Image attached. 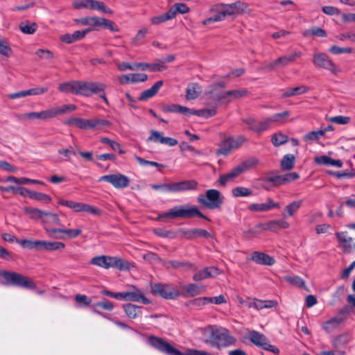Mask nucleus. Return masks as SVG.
Here are the masks:
<instances>
[{
  "label": "nucleus",
  "instance_id": "nucleus-1",
  "mask_svg": "<svg viewBox=\"0 0 355 355\" xmlns=\"http://www.w3.org/2000/svg\"><path fill=\"white\" fill-rule=\"evenodd\" d=\"M106 88V85L101 82L72 80L59 85L58 89L63 93H71L84 96L96 94Z\"/></svg>",
  "mask_w": 355,
  "mask_h": 355
},
{
  "label": "nucleus",
  "instance_id": "nucleus-2",
  "mask_svg": "<svg viewBox=\"0 0 355 355\" xmlns=\"http://www.w3.org/2000/svg\"><path fill=\"white\" fill-rule=\"evenodd\" d=\"M205 331L209 334V340L206 343L217 349L229 347L236 342V338L231 336L226 329H219L214 326H208L205 329Z\"/></svg>",
  "mask_w": 355,
  "mask_h": 355
},
{
  "label": "nucleus",
  "instance_id": "nucleus-3",
  "mask_svg": "<svg viewBox=\"0 0 355 355\" xmlns=\"http://www.w3.org/2000/svg\"><path fill=\"white\" fill-rule=\"evenodd\" d=\"M196 216L210 221V219L205 216L197 207L189 206L188 205L174 207L167 212L159 214L157 219L162 220L164 218L172 219L191 218Z\"/></svg>",
  "mask_w": 355,
  "mask_h": 355
},
{
  "label": "nucleus",
  "instance_id": "nucleus-4",
  "mask_svg": "<svg viewBox=\"0 0 355 355\" xmlns=\"http://www.w3.org/2000/svg\"><path fill=\"white\" fill-rule=\"evenodd\" d=\"M0 277L3 279L1 281V284L3 285L28 289H35L36 288V284L31 279L17 272L0 270Z\"/></svg>",
  "mask_w": 355,
  "mask_h": 355
},
{
  "label": "nucleus",
  "instance_id": "nucleus-5",
  "mask_svg": "<svg viewBox=\"0 0 355 355\" xmlns=\"http://www.w3.org/2000/svg\"><path fill=\"white\" fill-rule=\"evenodd\" d=\"M258 162V159L254 157L242 162L229 172L220 175V184L223 186H225L228 182H232L243 173L256 166Z\"/></svg>",
  "mask_w": 355,
  "mask_h": 355
},
{
  "label": "nucleus",
  "instance_id": "nucleus-6",
  "mask_svg": "<svg viewBox=\"0 0 355 355\" xmlns=\"http://www.w3.org/2000/svg\"><path fill=\"white\" fill-rule=\"evenodd\" d=\"M90 263L104 268H114L120 270H125L130 268V263L116 257L98 256L94 257Z\"/></svg>",
  "mask_w": 355,
  "mask_h": 355
},
{
  "label": "nucleus",
  "instance_id": "nucleus-7",
  "mask_svg": "<svg viewBox=\"0 0 355 355\" xmlns=\"http://www.w3.org/2000/svg\"><path fill=\"white\" fill-rule=\"evenodd\" d=\"M198 202L202 207L210 209L219 208L223 204V198L220 193L216 189H209L206 191V195L200 194L197 198Z\"/></svg>",
  "mask_w": 355,
  "mask_h": 355
},
{
  "label": "nucleus",
  "instance_id": "nucleus-8",
  "mask_svg": "<svg viewBox=\"0 0 355 355\" xmlns=\"http://www.w3.org/2000/svg\"><path fill=\"white\" fill-rule=\"evenodd\" d=\"M302 55L300 51H294L289 55H286L282 57H279L277 60L267 63L264 65L263 69L272 71L277 68L284 67L295 61V60Z\"/></svg>",
  "mask_w": 355,
  "mask_h": 355
},
{
  "label": "nucleus",
  "instance_id": "nucleus-9",
  "mask_svg": "<svg viewBox=\"0 0 355 355\" xmlns=\"http://www.w3.org/2000/svg\"><path fill=\"white\" fill-rule=\"evenodd\" d=\"M101 181L109 182L116 189L125 188L130 182L128 176L121 173L103 175L98 179V182Z\"/></svg>",
  "mask_w": 355,
  "mask_h": 355
},
{
  "label": "nucleus",
  "instance_id": "nucleus-10",
  "mask_svg": "<svg viewBox=\"0 0 355 355\" xmlns=\"http://www.w3.org/2000/svg\"><path fill=\"white\" fill-rule=\"evenodd\" d=\"M73 6L76 9L89 8L99 10L104 13H112V11L108 8L103 1L96 0L76 1L73 3Z\"/></svg>",
  "mask_w": 355,
  "mask_h": 355
},
{
  "label": "nucleus",
  "instance_id": "nucleus-11",
  "mask_svg": "<svg viewBox=\"0 0 355 355\" xmlns=\"http://www.w3.org/2000/svg\"><path fill=\"white\" fill-rule=\"evenodd\" d=\"M250 340L257 346L261 347L263 349L272 352L277 354L279 352V350L275 345L269 343L266 337L256 331H252L250 333Z\"/></svg>",
  "mask_w": 355,
  "mask_h": 355
},
{
  "label": "nucleus",
  "instance_id": "nucleus-12",
  "mask_svg": "<svg viewBox=\"0 0 355 355\" xmlns=\"http://www.w3.org/2000/svg\"><path fill=\"white\" fill-rule=\"evenodd\" d=\"M76 106L73 104L62 105L51 107L46 110L41 111L42 120H47L55 118L58 116L64 114L67 112H71L76 110Z\"/></svg>",
  "mask_w": 355,
  "mask_h": 355
},
{
  "label": "nucleus",
  "instance_id": "nucleus-13",
  "mask_svg": "<svg viewBox=\"0 0 355 355\" xmlns=\"http://www.w3.org/2000/svg\"><path fill=\"white\" fill-rule=\"evenodd\" d=\"M244 141L245 139L242 137L236 139L228 137L220 143L219 148L217 150V153L219 155H227L233 150L239 148Z\"/></svg>",
  "mask_w": 355,
  "mask_h": 355
},
{
  "label": "nucleus",
  "instance_id": "nucleus-14",
  "mask_svg": "<svg viewBox=\"0 0 355 355\" xmlns=\"http://www.w3.org/2000/svg\"><path fill=\"white\" fill-rule=\"evenodd\" d=\"M152 293L166 299H174L179 296V292L168 284H155L151 287Z\"/></svg>",
  "mask_w": 355,
  "mask_h": 355
},
{
  "label": "nucleus",
  "instance_id": "nucleus-15",
  "mask_svg": "<svg viewBox=\"0 0 355 355\" xmlns=\"http://www.w3.org/2000/svg\"><path fill=\"white\" fill-rule=\"evenodd\" d=\"M313 62L315 66L327 69L334 74L338 71L336 64L325 53H315L313 58Z\"/></svg>",
  "mask_w": 355,
  "mask_h": 355
},
{
  "label": "nucleus",
  "instance_id": "nucleus-16",
  "mask_svg": "<svg viewBox=\"0 0 355 355\" xmlns=\"http://www.w3.org/2000/svg\"><path fill=\"white\" fill-rule=\"evenodd\" d=\"M178 236L189 240H192L198 237L212 238V235L204 229H185L181 228L178 230Z\"/></svg>",
  "mask_w": 355,
  "mask_h": 355
},
{
  "label": "nucleus",
  "instance_id": "nucleus-17",
  "mask_svg": "<svg viewBox=\"0 0 355 355\" xmlns=\"http://www.w3.org/2000/svg\"><path fill=\"white\" fill-rule=\"evenodd\" d=\"M46 232L51 236L55 239H64L65 236L63 234L55 235L56 234H64L69 239H74L79 236L82 230L81 229H62V228H51L45 227Z\"/></svg>",
  "mask_w": 355,
  "mask_h": 355
},
{
  "label": "nucleus",
  "instance_id": "nucleus-18",
  "mask_svg": "<svg viewBox=\"0 0 355 355\" xmlns=\"http://www.w3.org/2000/svg\"><path fill=\"white\" fill-rule=\"evenodd\" d=\"M336 236L339 246L345 253H351L355 250V243L353 239L349 236L347 232H336Z\"/></svg>",
  "mask_w": 355,
  "mask_h": 355
},
{
  "label": "nucleus",
  "instance_id": "nucleus-19",
  "mask_svg": "<svg viewBox=\"0 0 355 355\" xmlns=\"http://www.w3.org/2000/svg\"><path fill=\"white\" fill-rule=\"evenodd\" d=\"M220 6L226 17L244 12L248 8V4L240 1L229 4L220 3Z\"/></svg>",
  "mask_w": 355,
  "mask_h": 355
},
{
  "label": "nucleus",
  "instance_id": "nucleus-20",
  "mask_svg": "<svg viewBox=\"0 0 355 355\" xmlns=\"http://www.w3.org/2000/svg\"><path fill=\"white\" fill-rule=\"evenodd\" d=\"M163 266L167 269H180L184 271H196L198 269V267L192 263L178 260L164 261Z\"/></svg>",
  "mask_w": 355,
  "mask_h": 355
},
{
  "label": "nucleus",
  "instance_id": "nucleus-21",
  "mask_svg": "<svg viewBox=\"0 0 355 355\" xmlns=\"http://www.w3.org/2000/svg\"><path fill=\"white\" fill-rule=\"evenodd\" d=\"M148 141L159 142L162 144H165L168 146H174L178 144V141L177 139L162 136V133L156 130H151L150 135L148 138Z\"/></svg>",
  "mask_w": 355,
  "mask_h": 355
},
{
  "label": "nucleus",
  "instance_id": "nucleus-22",
  "mask_svg": "<svg viewBox=\"0 0 355 355\" xmlns=\"http://www.w3.org/2000/svg\"><path fill=\"white\" fill-rule=\"evenodd\" d=\"M198 182L196 180H184L170 184V192H180L197 189Z\"/></svg>",
  "mask_w": 355,
  "mask_h": 355
},
{
  "label": "nucleus",
  "instance_id": "nucleus-23",
  "mask_svg": "<svg viewBox=\"0 0 355 355\" xmlns=\"http://www.w3.org/2000/svg\"><path fill=\"white\" fill-rule=\"evenodd\" d=\"M243 122L248 125L249 130L253 131L256 133H261L267 130V122L265 119L262 121H257L254 117H248L243 119Z\"/></svg>",
  "mask_w": 355,
  "mask_h": 355
},
{
  "label": "nucleus",
  "instance_id": "nucleus-24",
  "mask_svg": "<svg viewBox=\"0 0 355 355\" xmlns=\"http://www.w3.org/2000/svg\"><path fill=\"white\" fill-rule=\"evenodd\" d=\"M210 12L214 13V15L202 21L204 26H207L214 22L221 21L226 17L220 3L213 6L210 8Z\"/></svg>",
  "mask_w": 355,
  "mask_h": 355
},
{
  "label": "nucleus",
  "instance_id": "nucleus-25",
  "mask_svg": "<svg viewBox=\"0 0 355 355\" xmlns=\"http://www.w3.org/2000/svg\"><path fill=\"white\" fill-rule=\"evenodd\" d=\"M48 91L46 87H35L28 90L19 91L15 93L8 94V98L10 99H15L19 98H24L27 96L40 95Z\"/></svg>",
  "mask_w": 355,
  "mask_h": 355
},
{
  "label": "nucleus",
  "instance_id": "nucleus-26",
  "mask_svg": "<svg viewBox=\"0 0 355 355\" xmlns=\"http://www.w3.org/2000/svg\"><path fill=\"white\" fill-rule=\"evenodd\" d=\"M220 273V270L216 267H206L203 270L198 271L193 276V279L196 282H198L209 277H216Z\"/></svg>",
  "mask_w": 355,
  "mask_h": 355
},
{
  "label": "nucleus",
  "instance_id": "nucleus-27",
  "mask_svg": "<svg viewBox=\"0 0 355 355\" xmlns=\"http://www.w3.org/2000/svg\"><path fill=\"white\" fill-rule=\"evenodd\" d=\"M91 31L92 29L87 28L84 31H76L72 34H64L60 36V40L66 44H71L84 38Z\"/></svg>",
  "mask_w": 355,
  "mask_h": 355
},
{
  "label": "nucleus",
  "instance_id": "nucleus-28",
  "mask_svg": "<svg viewBox=\"0 0 355 355\" xmlns=\"http://www.w3.org/2000/svg\"><path fill=\"white\" fill-rule=\"evenodd\" d=\"M290 116L289 111H284L281 113H277L274 115L265 119L267 122V130L269 129L272 123L284 124L288 121Z\"/></svg>",
  "mask_w": 355,
  "mask_h": 355
},
{
  "label": "nucleus",
  "instance_id": "nucleus-29",
  "mask_svg": "<svg viewBox=\"0 0 355 355\" xmlns=\"http://www.w3.org/2000/svg\"><path fill=\"white\" fill-rule=\"evenodd\" d=\"M251 260L258 264L272 266L275 263V259L263 252L255 251L252 254Z\"/></svg>",
  "mask_w": 355,
  "mask_h": 355
},
{
  "label": "nucleus",
  "instance_id": "nucleus-30",
  "mask_svg": "<svg viewBox=\"0 0 355 355\" xmlns=\"http://www.w3.org/2000/svg\"><path fill=\"white\" fill-rule=\"evenodd\" d=\"M64 124L73 125L81 130L91 129V119H85L79 117H71L64 121Z\"/></svg>",
  "mask_w": 355,
  "mask_h": 355
},
{
  "label": "nucleus",
  "instance_id": "nucleus-31",
  "mask_svg": "<svg viewBox=\"0 0 355 355\" xmlns=\"http://www.w3.org/2000/svg\"><path fill=\"white\" fill-rule=\"evenodd\" d=\"M132 302H141L144 304L150 303V300L145 297L144 293L140 290L130 292H124V300Z\"/></svg>",
  "mask_w": 355,
  "mask_h": 355
},
{
  "label": "nucleus",
  "instance_id": "nucleus-32",
  "mask_svg": "<svg viewBox=\"0 0 355 355\" xmlns=\"http://www.w3.org/2000/svg\"><path fill=\"white\" fill-rule=\"evenodd\" d=\"M163 80L156 82L150 89L142 92L139 97V101H146L153 97L163 86Z\"/></svg>",
  "mask_w": 355,
  "mask_h": 355
},
{
  "label": "nucleus",
  "instance_id": "nucleus-33",
  "mask_svg": "<svg viewBox=\"0 0 355 355\" xmlns=\"http://www.w3.org/2000/svg\"><path fill=\"white\" fill-rule=\"evenodd\" d=\"M148 79V76L145 73H130L123 75L119 80L122 84L128 83H140L145 82Z\"/></svg>",
  "mask_w": 355,
  "mask_h": 355
},
{
  "label": "nucleus",
  "instance_id": "nucleus-34",
  "mask_svg": "<svg viewBox=\"0 0 355 355\" xmlns=\"http://www.w3.org/2000/svg\"><path fill=\"white\" fill-rule=\"evenodd\" d=\"M102 20V17H85L79 19H76L74 21L83 26H94L95 27L99 28L102 27V24L101 21Z\"/></svg>",
  "mask_w": 355,
  "mask_h": 355
},
{
  "label": "nucleus",
  "instance_id": "nucleus-35",
  "mask_svg": "<svg viewBox=\"0 0 355 355\" xmlns=\"http://www.w3.org/2000/svg\"><path fill=\"white\" fill-rule=\"evenodd\" d=\"M226 94L227 91L218 92L214 89L209 92L211 101L219 104L228 103L231 101V98H229Z\"/></svg>",
  "mask_w": 355,
  "mask_h": 355
},
{
  "label": "nucleus",
  "instance_id": "nucleus-36",
  "mask_svg": "<svg viewBox=\"0 0 355 355\" xmlns=\"http://www.w3.org/2000/svg\"><path fill=\"white\" fill-rule=\"evenodd\" d=\"M352 336L348 333H345L335 337L332 341V345L336 349L344 347L351 340Z\"/></svg>",
  "mask_w": 355,
  "mask_h": 355
},
{
  "label": "nucleus",
  "instance_id": "nucleus-37",
  "mask_svg": "<svg viewBox=\"0 0 355 355\" xmlns=\"http://www.w3.org/2000/svg\"><path fill=\"white\" fill-rule=\"evenodd\" d=\"M302 202V200H296L289 203L286 206L283 212L282 216L284 218L293 216L294 214L300 209Z\"/></svg>",
  "mask_w": 355,
  "mask_h": 355
},
{
  "label": "nucleus",
  "instance_id": "nucleus-38",
  "mask_svg": "<svg viewBox=\"0 0 355 355\" xmlns=\"http://www.w3.org/2000/svg\"><path fill=\"white\" fill-rule=\"evenodd\" d=\"M20 31L24 34L32 35L35 33L37 29V25L35 22H31L30 21H21L19 24Z\"/></svg>",
  "mask_w": 355,
  "mask_h": 355
},
{
  "label": "nucleus",
  "instance_id": "nucleus-39",
  "mask_svg": "<svg viewBox=\"0 0 355 355\" xmlns=\"http://www.w3.org/2000/svg\"><path fill=\"white\" fill-rule=\"evenodd\" d=\"M200 92V87L198 83H191L186 89V98L188 100L196 99L199 96Z\"/></svg>",
  "mask_w": 355,
  "mask_h": 355
},
{
  "label": "nucleus",
  "instance_id": "nucleus-40",
  "mask_svg": "<svg viewBox=\"0 0 355 355\" xmlns=\"http://www.w3.org/2000/svg\"><path fill=\"white\" fill-rule=\"evenodd\" d=\"M295 157L291 154L284 155L281 162V169L282 171H290L295 165Z\"/></svg>",
  "mask_w": 355,
  "mask_h": 355
},
{
  "label": "nucleus",
  "instance_id": "nucleus-41",
  "mask_svg": "<svg viewBox=\"0 0 355 355\" xmlns=\"http://www.w3.org/2000/svg\"><path fill=\"white\" fill-rule=\"evenodd\" d=\"M138 69L142 71L148 70L150 71H162L166 69V67L159 64H148L146 62H137Z\"/></svg>",
  "mask_w": 355,
  "mask_h": 355
},
{
  "label": "nucleus",
  "instance_id": "nucleus-42",
  "mask_svg": "<svg viewBox=\"0 0 355 355\" xmlns=\"http://www.w3.org/2000/svg\"><path fill=\"white\" fill-rule=\"evenodd\" d=\"M163 110L166 112L182 113L187 116H189V112H190L189 108L178 104L166 105Z\"/></svg>",
  "mask_w": 355,
  "mask_h": 355
},
{
  "label": "nucleus",
  "instance_id": "nucleus-43",
  "mask_svg": "<svg viewBox=\"0 0 355 355\" xmlns=\"http://www.w3.org/2000/svg\"><path fill=\"white\" fill-rule=\"evenodd\" d=\"M302 35L305 37L310 36H317L320 37H324L327 36V32L318 26H313L310 29H306L302 32Z\"/></svg>",
  "mask_w": 355,
  "mask_h": 355
},
{
  "label": "nucleus",
  "instance_id": "nucleus-44",
  "mask_svg": "<svg viewBox=\"0 0 355 355\" xmlns=\"http://www.w3.org/2000/svg\"><path fill=\"white\" fill-rule=\"evenodd\" d=\"M309 88L306 86H299L292 89H290L284 92L282 94L283 98H288L293 96H297L302 94H305L309 92Z\"/></svg>",
  "mask_w": 355,
  "mask_h": 355
},
{
  "label": "nucleus",
  "instance_id": "nucleus-45",
  "mask_svg": "<svg viewBox=\"0 0 355 355\" xmlns=\"http://www.w3.org/2000/svg\"><path fill=\"white\" fill-rule=\"evenodd\" d=\"M253 304L254 309L260 310L264 308L268 309L275 307L277 305V302L275 300H261L254 298Z\"/></svg>",
  "mask_w": 355,
  "mask_h": 355
},
{
  "label": "nucleus",
  "instance_id": "nucleus-46",
  "mask_svg": "<svg viewBox=\"0 0 355 355\" xmlns=\"http://www.w3.org/2000/svg\"><path fill=\"white\" fill-rule=\"evenodd\" d=\"M341 318H332L323 324V329L328 333L334 331L338 327L339 324L342 322Z\"/></svg>",
  "mask_w": 355,
  "mask_h": 355
},
{
  "label": "nucleus",
  "instance_id": "nucleus-47",
  "mask_svg": "<svg viewBox=\"0 0 355 355\" xmlns=\"http://www.w3.org/2000/svg\"><path fill=\"white\" fill-rule=\"evenodd\" d=\"M124 311L130 318H136L141 313V307L132 304L123 306Z\"/></svg>",
  "mask_w": 355,
  "mask_h": 355
},
{
  "label": "nucleus",
  "instance_id": "nucleus-48",
  "mask_svg": "<svg viewBox=\"0 0 355 355\" xmlns=\"http://www.w3.org/2000/svg\"><path fill=\"white\" fill-rule=\"evenodd\" d=\"M42 222L48 225H60V220L58 216L53 212L45 211Z\"/></svg>",
  "mask_w": 355,
  "mask_h": 355
},
{
  "label": "nucleus",
  "instance_id": "nucleus-49",
  "mask_svg": "<svg viewBox=\"0 0 355 355\" xmlns=\"http://www.w3.org/2000/svg\"><path fill=\"white\" fill-rule=\"evenodd\" d=\"M170 12L173 13V18H175L178 13L186 14L190 11V8L185 4L182 3H175L170 9Z\"/></svg>",
  "mask_w": 355,
  "mask_h": 355
},
{
  "label": "nucleus",
  "instance_id": "nucleus-50",
  "mask_svg": "<svg viewBox=\"0 0 355 355\" xmlns=\"http://www.w3.org/2000/svg\"><path fill=\"white\" fill-rule=\"evenodd\" d=\"M216 114V110L215 109H202L198 110L190 109V112H189V116L195 114L205 118H209L214 116Z\"/></svg>",
  "mask_w": 355,
  "mask_h": 355
},
{
  "label": "nucleus",
  "instance_id": "nucleus-51",
  "mask_svg": "<svg viewBox=\"0 0 355 355\" xmlns=\"http://www.w3.org/2000/svg\"><path fill=\"white\" fill-rule=\"evenodd\" d=\"M24 212L32 219L42 220L45 211L33 207H26Z\"/></svg>",
  "mask_w": 355,
  "mask_h": 355
},
{
  "label": "nucleus",
  "instance_id": "nucleus-52",
  "mask_svg": "<svg viewBox=\"0 0 355 355\" xmlns=\"http://www.w3.org/2000/svg\"><path fill=\"white\" fill-rule=\"evenodd\" d=\"M172 15H173L172 12H170L168 10L164 14L151 17L150 21L151 24L157 25V24H159L161 23H164L168 20H171V19H173Z\"/></svg>",
  "mask_w": 355,
  "mask_h": 355
},
{
  "label": "nucleus",
  "instance_id": "nucleus-53",
  "mask_svg": "<svg viewBox=\"0 0 355 355\" xmlns=\"http://www.w3.org/2000/svg\"><path fill=\"white\" fill-rule=\"evenodd\" d=\"M17 120L23 121L26 119L29 120H42L41 112H31L25 114H19L16 115Z\"/></svg>",
  "mask_w": 355,
  "mask_h": 355
},
{
  "label": "nucleus",
  "instance_id": "nucleus-54",
  "mask_svg": "<svg viewBox=\"0 0 355 355\" xmlns=\"http://www.w3.org/2000/svg\"><path fill=\"white\" fill-rule=\"evenodd\" d=\"M111 125V123L107 121L100 118L91 119V129L98 130L101 129L103 127H109Z\"/></svg>",
  "mask_w": 355,
  "mask_h": 355
},
{
  "label": "nucleus",
  "instance_id": "nucleus-55",
  "mask_svg": "<svg viewBox=\"0 0 355 355\" xmlns=\"http://www.w3.org/2000/svg\"><path fill=\"white\" fill-rule=\"evenodd\" d=\"M184 290L193 297L200 294L205 290V287L199 286L196 284H189L184 287Z\"/></svg>",
  "mask_w": 355,
  "mask_h": 355
},
{
  "label": "nucleus",
  "instance_id": "nucleus-56",
  "mask_svg": "<svg viewBox=\"0 0 355 355\" xmlns=\"http://www.w3.org/2000/svg\"><path fill=\"white\" fill-rule=\"evenodd\" d=\"M272 143L275 146H279L280 145L286 144L288 140V137L283 134L282 132H277L272 135Z\"/></svg>",
  "mask_w": 355,
  "mask_h": 355
},
{
  "label": "nucleus",
  "instance_id": "nucleus-57",
  "mask_svg": "<svg viewBox=\"0 0 355 355\" xmlns=\"http://www.w3.org/2000/svg\"><path fill=\"white\" fill-rule=\"evenodd\" d=\"M322 137H323V132H322L320 130H314V131H311V132H309L307 134H306L303 137V140L305 142H312V141L319 140Z\"/></svg>",
  "mask_w": 355,
  "mask_h": 355
},
{
  "label": "nucleus",
  "instance_id": "nucleus-58",
  "mask_svg": "<svg viewBox=\"0 0 355 355\" xmlns=\"http://www.w3.org/2000/svg\"><path fill=\"white\" fill-rule=\"evenodd\" d=\"M248 92L245 89H233L227 91L226 95L228 96L229 98H231V101L233 99H238L245 96Z\"/></svg>",
  "mask_w": 355,
  "mask_h": 355
},
{
  "label": "nucleus",
  "instance_id": "nucleus-59",
  "mask_svg": "<svg viewBox=\"0 0 355 355\" xmlns=\"http://www.w3.org/2000/svg\"><path fill=\"white\" fill-rule=\"evenodd\" d=\"M232 194L235 197H245L252 195V191L246 187H237L232 189Z\"/></svg>",
  "mask_w": 355,
  "mask_h": 355
},
{
  "label": "nucleus",
  "instance_id": "nucleus-60",
  "mask_svg": "<svg viewBox=\"0 0 355 355\" xmlns=\"http://www.w3.org/2000/svg\"><path fill=\"white\" fill-rule=\"evenodd\" d=\"M284 279L286 282L297 287H305L304 281L299 276H285Z\"/></svg>",
  "mask_w": 355,
  "mask_h": 355
},
{
  "label": "nucleus",
  "instance_id": "nucleus-61",
  "mask_svg": "<svg viewBox=\"0 0 355 355\" xmlns=\"http://www.w3.org/2000/svg\"><path fill=\"white\" fill-rule=\"evenodd\" d=\"M31 199L36 200L38 201L44 202L45 203H49L51 201V198L47 194L37 192V191H32V193H31Z\"/></svg>",
  "mask_w": 355,
  "mask_h": 355
},
{
  "label": "nucleus",
  "instance_id": "nucleus-62",
  "mask_svg": "<svg viewBox=\"0 0 355 355\" xmlns=\"http://www.w3.org/2000/svg\"><path fill=\"white\" fill-rule=\"evenodd\" d=\"M101 142L103 144H109L112 149L115 151H118L119 154H123L125 153L124 150L121 149V145L118 142L111 140L107 137L101 138Z\"/></svg>",
  "mask_w": 355,
  "mask_h": 355
},
{
  "label": "nucleus",
  "instance_id": "nucleus-63",
  "mask_svg": "<svg viewBox=\"0 0 355 355\" xmlns=\"http://www.w3.org/2000/svg\"><path fill=\"white\" fill-rule=\"evenodd\" d=\"M92 308L94 312L99 313V312L96 310V308H101L105 310L111 311L114 308V305L112 302L108 300H105L94 304L92 305Z\"/></svg>",
  "mask_w": 355,
  "mask_h": 355
},
{
  "label": "nucleus",
  "instance_id": "nucleus-64",
  "mask_svg": "<svg viewBox=\"0 0 355 355\" xmlns=\"http://www.w3.org/2000/svg\"><path fill=\"white\" fill-rule=\"evenodd\" d=\"M148 31L147 28H142L140 29L135 37L132 39V43L135 45H139L143 43V40L147 35Z\"/></svg>",
  "mask_w": 355,
  "mask_h": 355
}]
</instances>
